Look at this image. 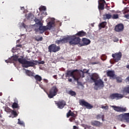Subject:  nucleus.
Listing matches in <instances>:
<instances>
[{"label":"nucleus","instance_id":"3c124183","mask_svg":"<svg viewBox=\"0 0 129 129\" xmlns=\"http://www.w3.org/2000/svg\"><path fill=\"white\" fill-rule=\"evenodd\" d=\"M92 64L93 65H95V64H97V62H93L92 63Z\"/></svg>","mask_w":129,"mask_h":129},{"label":"nucleus","instance_id":"20e7f679","mask_svg":"<svg viewBox=\"0 0 129 129\" xmlns=\"http://www.w3.org/2000/svg\"><path fill=\"white\" fill-rule=\"evenodd\" d=\"M67 39L70 45H78L81 41L80 38L76 37L75 35L68 36Z\"/></svg>","mask_w":129,"mask_h":129},{"label":"nucleus","instance_id":"2f4dec72","mask_svg":"<svg viewBox=\"0 0 129 129\" xmlns=\"http://www.w3.org/2000/svg\"><path fill=\"white\" fill-rule=\"evenodd\" d=\"M112 18L113 20H116L117 19H118V14H114L113 15Z\"/></svg>","mask_w":129,"mask_h":129},{"label":"nucleus","instance_id":"a18cd8bd","mask_svg":"<svg viewBox=\"0 0 129 129\" xmlns=\"http://www.w3.org/2000/svg\"><path fill=\"white\" fill-rule=\"evenodd\" d=\"M43 81H44V82H45V83H48V80L46 79H44Z\"/></svg>","mask_w":129,"mask_h":129},{"label":"nucleus","instance_id":"49530a36","mask_svg":"<svg viewBox=\"0 0 129 129\" xmlns=\"http://www.w3.org/2000/svg\"><path fill=\"white\" fill-rule=\"evenodd\" d=\"M18 47H22V45L21 44H17L16 45V48H18Z\"/></svg>","mask_w":129,"mask_h":129},{"label":"nucleus","instance_id":"13d9d810","mask_svg":"<svg viewBox=\"0 0 129 129\" xmlns=\"http://www.w3.org/2000/svg\"><path fill=\"white\" fill-rule=\"evenodd\" d=\"M30 17H31V16L30 15H28V18H30Z\"/></svg>","mask_w":129,"mask_h":129},{"label":"nucleus","instance_id":"4d7b16f0","mask_svg":"<svg viewBox=\"0 0 129 129\" xmlns=\"http://www.w3.org/2000/svg\"><path fill=\"white\" fill-rule=\"evenodd\" d=\"M3 95V93H0V96H2Z\"/></svg>","mask_w":129,"mask_h":129},{"label":"nucleus","instance_id":"5fc2aeb1","mask_svg":"<svg viewBox=\"0 0 129 129\" xmlns=\"http://www.w3.org/2000/svg\"><path fill=\"white\" fill-rule=\"evenodd\" d=\"M126 68H127V69H129V64L128 65H127L126 66Z\"/></svg>","mask_w":129,"mask_h":129},{"label":"nucleus","instance_id":"423d86ee","mask_svg":"<svg viewBox=\"0 0 129 129\" xmlns=\"http://www.w3.org/2000/svg\"><path fill=\"white\" fill-rule=\"evenodd\" d=\"M48 52H50V53H52V52L53 53H56V52L60 51L61 48L55 44H52L48 46Z\"/></svg>","mask_w":129,"mask_h":129},{"label":"nucleus","instance_id":"9b49d317","mask_svg":"<svg viewBox=\"0 0 129 129\" xmlns=\"http://www.w3.org/2000/svg\"><path fill=\"white\" fill-rule=\"evenodd\" d=\"M55 102L58 108H59V109H63L66 105V101L64 100L58 101L57 102L55 101Z\"/></svg>","mask_w":129,"mask_h":129},{"label":"nucleus","instance_id":"09e8293b","mask_svg":"<svg viewBox=\"0 0 129 129\" xmlns=\"http://www.w3.org/2000/svg\"><path fill=\"white\" fill-rule=\"evenodd\" d=\"M35 23H38V22H40V21H39V19H35Z\"/></svg>","mask_w":129,"mask_h":129},{"label":"nucleus","instance_id":"f03ea898","mask_svg":"<svg viewBox=\"0 0 129 129\" xmlns=\"http://www.w3.org/2000/svg\"><path fill=\"white\" fill-rule=\"evenodd\" d=\"M85 73H88V71H82L80 73L78 72V70H72L67 71L66 74V77H73L75 81H79L80 78L85 77L84 76Z\"/></svg>","mask_w":129,"mask_h":129},{"label":"nucleus","instance_id":"b1692460","mask_svg":"<svg viewBox=\"0 0 129 129\" xmlns=\"http://www.w3.org/2000/svg\"><path fill=\"white\" fill-rule=\"evenodd\" d=\"M19 101H16L15 102H14L12 104V108H20V106H19Z\"/></svg>","mask_w":129,"mask_h":129},{"label":"nucleus","instance_id":"ea45409f","mask_svg":"<svg viewBox=\"0 0 129 129\" xmlns=\"http://www.w3.org/2000/svg\"><path fill=\"white\" fill-rule=\"evenodd\" d=\"M36 24L39 25V27H43V23L41 21H38Z\"/></svg>","mask_w":129,"mask_h":129},{"label":"nucleus","instance_id":"8fccbe9b","mask_svg":"<svg viewBox=\"0 0 129 129\" xmlns=\"http://www.w3.org/2000/svg\"><path fill=\"white\" fill-rule=\"evenodd\" d=\"M53 77L54 78V79H57V75H54Z\"/></svg>","mask_w":129,"mask_h":129},{"label":"nucleus","instance_id":"412c9836","mask_svg":"<svg viewBox=\"0 0 129 129\" xmlns=\"http://www.w3.org/2000/svg\"><path fill=\"white\" fill-rule=\"evenodd\" d=\"M33 77H34V79L36 80L35 82L37 84H39L38 82H41V81H42V77H41V76L36 75L35 76H33Z\"/></svg>","mask_w":129,"mask_h":129},{"label":"nucleus","instance_id":"a19ab883","mask_svg":"<svg viewBox=\"0 0 129 129\" xmlns=\"http://www.w3.org/2000/svg\"><path fill=\"white\" fill-rule=\"evenodd\" d=\"M36 41H37L38 42L40 41H43V37H41L39 38L37 37L36 38Z\"/></svg>","mask_w":129,"mask_h":129},{"label":"nucleus","instance_id":"c756f323","mask_svg":"<svg viewBox=\"0 0 129 129\" xmlns=\"http://www.w3.org/2000/svg\"><path fill=\"white\" fill-rule=\"evenodd\" d=\"M69 94L70 95H71L72 96H75V95H76V92H75L72 90H71L69 91Z\"/></svg>","mask_w":129,"mask_h":129},{"label":"nucleus","instance_id":"79ce46f5","mask_svg":"<svg viewBox=\"0 0 129 129\" xmlns=\"http://www.w3.org/2000/svg\"><path fill=\"white\" fill-rule=\"evenodd\" d=\"M101 108H102L103 109H108V106H102Z\"/></svg>","mask_w":129,"mask_h":129},{"label":"nucleus","instance_id":"7c9ffc66","mask_svg":"<svg viewBox=\"0 0 129 129\" xmlns=\"http://www.w3.org/2000/svg\"><path fill=\"white\" fill-rule=\"evenodd\" d=\"M11 112L12 114L14 115L15 117H17V116H18V113H17L16 111L12 110Z\"/></svg>","mask_w":129,"mask_h":129},{"label":"nucleus","instance_id":"4be33fe9","mask_svg":"<svg viewBox=\"0 0 129 129\" xmlns=\"http://www.w3.org/2000/svg\"><path fill=\"white\" fill-rule=\"evenodd\" d=\"M86 35V32H84L83 30L79 31L77 34H75V36H78V37H84Z\"/></svg>","mask_w":129,"mask_h":129},{"label":"nucleus","instance_id":"f8f14e48","mask_svg":"<svg viewBox=\"0 0 129 129\" xmlns=\"http://www.w3.org/2000/svg\"><path fill=\"white\" fill-rule=\"evenodd\" d=\"M123 97V95L118 93L111 94L109 96V98H110V99H115V98L117 99H121Z\"/></svg>","mask_w":129,"mask_h":129},{"label":"nucleus","instance_id":"dca6fc26","mask_svg":"<svg viewBox=\"0 0 129 129\" xmlns=\"http://www.w3.org/2000/svg\"><path fill=\"white\" fill-rule=\"evenodd\" d=\"M104 4H105V0H99L98 1V9L99 11L104 10Z\"/></svg>","mask_w":129,"mask_h":129},{"label":"nucleus","instance_id":"f704fd0d","mask_svg":"<svg viewBox=\"0 0 129 129\" xmlns=\"http://www.w3.org/2000/svg\"><path fill=\"white\" fill-rule=\"evenodd\" d=\"M18 124H20V125H25V123H24V122L21 121L20 119H18Z\"/></svg>","mask_w":129,"mask_h":129},{"label":"nucleus","instance_id":"7ed1b4c3","mask_svg":"<svg viewBox=\"0 0 129 129\" xmlns=\"http://www.w3.org/2000/svg\"><path fill=\"white\" fill-rule=\"evenodd\" d=\"M91 80H92L93 82L95 83V86L94 87V89L95 90H98V88L104 87V83L101 79L97 80L99 78L98 75L97 74H93L90 76Z\"/></svg>","mask_w":129,"mask_h":129},{"label":"nucleus","instance_id":"0eeeda50","mask_svg":"<svg viewBox=\"0 0 129 129\" xmlns=\"http://www.w3.org/2000/svg\"><path fill=\"white\" fill-rule=\"evenodd\" d=\"M112 57L115 62H118V61H120L121 57H122V54L121 52H116L112 54Z\"/></svg>","mask_w":129,"mask_h":129},{"label":"nucleus","instance_id":"f3484780","mask_svg":"<svg viewBox=\"0 0 129 129\" xmlns=\"http://www.w3.org/2000/svg\"><path fill=\"white\" fill-rule=\"evenodd\" d=\"M106 74L108 77H110V78H112V79H115L116 75H115L114 71H107Z\"/></svg>","mask_w":129,"mask_h":129},{"label":"nucleus","instance_id":"72a5a7b5","mask_svg":"<svg viewBox=\"0 0 129 129\" xmlns=\"http://www.w3.org/2000/svg\"><path fill=\"white\" fill-rule=\"evenodd\" d=\"M40 12H42V11H46V8L45 6H42L39 9Z\"/></svg>","mask_w":129,"mask_h":129},{"label":"nucleus","instance_id":"e433bc0d","mask_svg":"<svg viewBox=\"0 0 129 129\" xmlns=\"http://www.w3.org/2000/svg\"><path fill=\"white\" fill-rule=\"evenodd\" d=\"M5 62L6 63H13V60L12 59H11V58H9L8 59L6 60Z\"/></svg>","mask_w":129,"mask_h":129},{"label":"nucleus","instance_id":"c03bdc74","mask_svg":"<svg viewBox=\"0 0 129 129\" xmlns=\"http://www.w3.org/2000/svg\"><path fill=\"white\" fill-rule=\"evenodd\" d=\"M73 129H79V127H77V126L74 125L73 126Z\"/></svg>","mask_w":129,"mask_h":129},{"label":"nucleus","instance_id":"ddd939ff","mask_svg":"<svg viewBox=\"0 0 129 129\" xmlns=\"http://www.w3.org/2000/svg\"><path fill=\"white\" fill-rule=\"evenodd\" d=\"M123 29H124L123 24L120 23L115 26L114 31L118 33H120V32H122L123 31Z\"/></svg>","mask_w":129,"mask_h":129},{"label":"nucleus","instance_id":"6e6552de","mask_svg":"<svg viewBox=\"0 0 129 129\" xmlns=\"http://www.w3.org/2000/svg\"><path fill=\"white\" fill-rule=\"evenodd\" d=\"M79 103L80 105L86 107L87 109H91V108H93V106L92 105L90 104L89 103L85 101V100H80Z\"/></svg>","mask_w":129,"mask_h":129},{"label":"nucleus","instance_id":"aec40b11","mask_svg":"<svg viewBox=\"0 0 129 129\" xmlns=\"http://www.w3.org/2000/svg\"><path fill=\"white\" fill-rule=\"evenodd\" d=\"M82 41L83 43L81 44V46H87V45H89L91 43L90 40L86 38H83Z\"/></svg>","mask_w":129,"mask_h":129},{"label":"nucleus","instance_id":"2eb2a0df","mask_svg":"<svg viewBox=\"0 0 129 129\" xmlns=\"http://www.w3.org/2000/svg\"><path fill=\"white\" fill-rule=\"evenodd\" d=\"M55 26V19H52L49 21L48 23H47V25L46 26L48 30L50 31Z\"/></svg>","mask_w":129,"mask_h":129},{"label":"nucleus","instance_id":"58836bf2","mask_svg":"<svg viewBox=\"0 0 129 129\" xmlns=\"http://www.w3.org/2000/svg\"><path fill=\"white\" fill-rule=\"evenodd\" d=\"M36 24L39 25V27H43V23L41 21H38Z\"/></svg>","mask_w":129,"mask_h":129},{"label":"nucleus","instance_id":"5701e85b","mask_svg":"<svg viewBox=\"0 0 129 129\" xmlns=\"http://www.w3.org/2000/svg\"><path fill=\"white\" fill-rule=\"evenodd\" d=\"M76 115V114L71 111V110H69V112L67 113V117L68 118L70 117V116L72 117Z\"/></svg>","mask_w":129,"mask_h":129},{"label":"nucleus","instance_id":"9d476101","mask_svg":"<svg viewBox=\"0 0 129 129\" xmlns=\"http://www.w3.org/2000/svg\"><path fill=\"white\" fill-rule=\"evenodd\" d=\"M111 107L117 112H125L126 111V108L117 106H112Z\"/></svg>","mask_w":129,"mask_h":129},{"label":"nucleus","instance_id":"6e6d98bb","mask_svg":"<svg viewBox=\"0 0 129 129\" xmlns=\"http://www.w3.org/2000/svg\"><path fill=\"white\" fill-rule=\"evenodd\" d=\"M44 63H45V62H44V61H41L40 64H44Z\"/></svg>","mask_w":129,"mask_h":129},{"label":"nucleus","instance_id":"39448f33","mask_svg":"<svg viewBox=\"0 0 129 129\" xmlns=\"http://www.w3.org/2000/svg\"><path fill=\"white\" fill-rule=\"evenodd\" d=\"M57 93L58 88H57V86H53L49 90L48 93H47V95L49 98H53L54 96H56Z\"/></svg>","mask_w":129,"mask_h":129},{"label":"nucleus","instance_id":"cd10ccee","mask_svg":"<svg viewBox=\"0 0 129 129\" xmlns=\"http://www.w3.org/2000/svg\"><path fill=\"white\" fill-rule=\"evenodd\" d=\"M76 116H77V115H75L72 116L71 117H70L69 119L70 121L72 122L74 121H75V119H76Z\"/></svg>","mask_w":129,"mask_h":129},{"label":"nucleus","instance_id":"de8ad7c7","mask_svg":"<svg viewBox=\"0 0 129 129\" xmlns=\"http://www.w3.org/2000/svg\"><path fill=\"white\" fill-rule=\"evenodd\" d=\"M101 118H102V121H104V115H102Z\"/></svg>","mask_w":129,"mask_h":129},{"label":"nucleus","instance_id":"c9c22d12","mask_svg":"<svg viewBox=\"0 0 129 129\" xmlns=\"http://www.w3.org/2000/svg\"><path fill=\"white\" fill-rule=\"evenodd\" d=\"M12 110L9 108V107L5 108V111H6V112H12Z\"/></svg>","mask_w":129,"mask_h":129},{"label":"nucleus","instance_id":"c85d7f7f","mask_svg":"<svg viewBox=\"0 0 129 129\" xmlns=\"http://www.w3.org/2000/svg\"><path fill=\"white\" fill-rule=\"evenodd\" d=\"M26 73L28 74V76H34V73L30 71L27 70L26 72Z\"/></svg>","mask_w":129,"mask_h":129},{"label":"nucleus","instance_id":"a878e982","mask_svg":"<svg viewBox=\"0 0 129 129\" xmlns=\"http://www.w3.org/2000/svg\"><path fill=\"white\" fill-rule=\"evenodd\" d=\"M115 79H116L117 83H121V82H122V79H121L120 77H116V76H115Z\"/></svg>","mask_w":129,"mask_h":129},{"label":"nucleus","instance_id":"393cba45","mask_svg":"<svg viewBox=\"0 0 129 129\" xmlns=\"http://www.w3.org/2000/svg\"><path fill=\"white\" fill-rule=\"evenodd\" d=\"M122 92L123 93V94L125 93H128L129 94V86L124 87Z\"/></svg>","mask_w":129,"mask_h":129},{"label":"nucleus","instance_id":"473e14b6","mask_svg":"<svg viewBox=\"0 0 129 129\" xmlns=\"http://www.w3.org/2000/svg\"><path fill=\"white\" fill-rule=\"evenodd\" d=\"M104 17L105 18V19H107L108 20H109L111 18V15L110 14H106Z\"/></svg>","mask_w":129,"mask_h":129},{"label":"nucleus","instance_id":"a211bd4d","mask_svg":"<svg viewBox=\"0 0 129 129\" xmlns=\"http://www.w3.org/2000/svg\"><path fill=\"white\" fill-rule=\"evenodd\" d=\"M66 43H68V38L67 37H64L60 40H56L55 41V44L57 45H60V44H66Z\"/></svg>","mask_w":129,"mask_h":129},{"label":"nucleus","instance_id":"603ef678","mask_svg":"<svg viewBox=\"0 0 129 129\" xmlns=\"http://www.w3.org/2000/svg\"><path fill=\"white\" fill-rule=\"evenodd\" d=\"M68 81H69V82H72V79H69Z\"/></svg>","mask_w":129,"mask_h":129},{"label":"nucleus","instance_id":"37998d69","mask_svg":"<svg viewBox=\"0 0 129 129\" xmlns=\"http://www.w3.org/2000/svg\"><path fill=\"white\" fill-rule=\"evenodd\" d=\"M22 26L23 27V28H25V29L27 28V26L24 23H22Z\"/></svg>","mask_w":129,"mask_h":129},{"label":"nucleus","instance_id":"864d4df0","mask_svg":"<svg viewBox=\"0 0 129 129\" xmlns=\"http://www.w3.org/2000/svg\"><path fill=\"white\" fill-rule=\"evenodd\" d=\"M21 10H25V7H21Z\"/></svg>","mask_w":129,"mask_h":129},{"label":"nucleus","instance_id":"4c0bfd02","mask_svg":"<svg viewBox=\"0 0 129 129\" xmlns=\"http://www.w3.org/2000/svg\"><path fill=\"white\" fill-rule=\"evenodd\" d=\"M102 118V115L101 114H99L96 116L97 119H100V118Z\"/></svg>","mask_w":129,"mask_h":129},{"label":"nucleus","instance_id":"1a4fd4ad","mask_svg":"<svg viewBox=\"0 0 129 129\" xmlns=\"http://www.w3.org/2000/svg\"><path fill=\"white\" fill-rule=\"evenodd\" d=\"M118 117L119 119L121 120V121H122L123 119H125L126 122L129 123V112L125 113L124 114H120L118 115Z\"/></svg>","mask_w":129,"mask_h":129},{"label":"nucleus","instance_id":"f257e3e1","mask_svg":"<svg viewBox=\"0 0 129 129\" xmlns=\"http://www.w3.org/2000/svg\"><path fill=\"white\" fill-rule=\"evenodd\" d=\"M13 61V63L15 61H18L20 64H22L24 68H28V67H34L35 65H37V61L33 60L29 61L27 59L24 58V56H21L20 58H19V56L17 55H13L10 58Z\"/></svg>","mask_w":129,"mask_h":129},{"label":"nucleus","instance_id":"6ab92c4d","mask_svg":"<svg viewBox=\"0 0 129 129\" xmlns=\"http://www.w3.org/2000/svg\"><path fill=\"white\" fill-rule=\"evenodd\" d=\"M91 124L93 126H98V127H100L102 125V123L97 120L92 121Z\"/></svg>","mask_w":129,"mask_h":129},{"label":"nucleus","instance_id":"4468645a","mask_svg":"<svg viewBox=\"0 0 129 129\" xmlns=\"http://www.w3.org/2000/svg\"><path fill=\"white\" fill-rule=\"evenodd\" d=\"M48 28L46 26H39L38 29H35L36 32H39L40 31V34H43L46 31H48Z\"/></svg>","mask_w":129,"mask_h":129},{"label":"nucleus","instance_id":"bb28decb","mask_svg":"<svg viewBox=\"0 0 129 129\" xmlns=\"http://www.w3.org/2000/svg\"><path fill=\"white\" fill-rule=\"evenodd\" d=\"M105 26H106V22H103L99 24V28H100V29L105 28Z\"/></svg>","mask_w":129,"mask_h":129}]
</instances>
